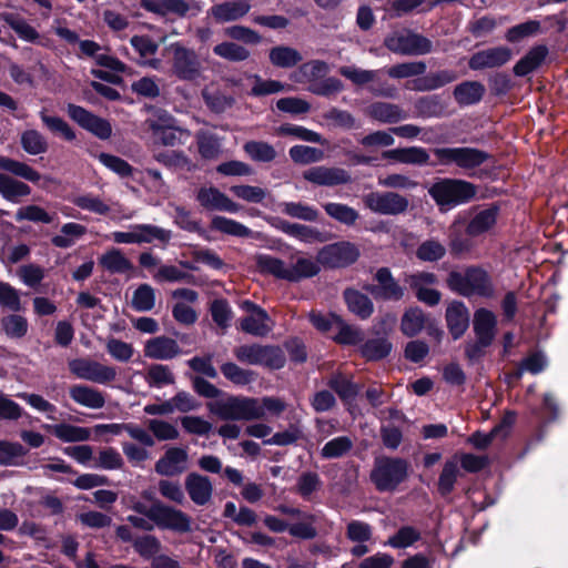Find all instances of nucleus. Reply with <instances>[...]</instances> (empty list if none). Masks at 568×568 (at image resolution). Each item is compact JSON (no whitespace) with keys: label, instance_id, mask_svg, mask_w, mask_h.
<instances>
[{"label":"nucleus","instance_id":"obj_10","mask_svg":"<svg viewBox=\"0 0 568 568\" xmlns=\"http://www.w3.org/2000/svg\"><path fill=\"white\" fill-rule=\"evenodd\" d=\"M387 49L404 55H423L432 51V41L409 31L395 32L385 39Z\"/></svg>","mask_w":568,"mask_h":568},{"label":"nucleus","instance_id":"obj_17","mask_svg":"<svg viewBox=\"0 0 568 568\" xmlns=\"http://www.w3.org/2000/svg\"><path fill=\"white\" fill-rule=\"evenodd\" d=\"M189 467V454L185 448L170 447L154 465L161 476L172 477L184 473Z\"/></svg>","mask_w":568,"mask_h":568},{"label":"nucleus","instance_id":"obj_45","mask_svg":"<svg viewBox=\"0 0 568 568\" xmlns=\"http://www.w3.org/2000/svg\"><path fill=\"white\" fill-rule=\"evenodd\" d=\"M426 324V316L418 307L408 308L402 317L400 329L404 335L412 337L419 334Z\"/></svg>","mask_w":568,"mask_h":568},{"label":"nucleus","instance_id":"obj_5","mask_svg":"<svg viewBox=\"0 0 568 568\" xmlns=\"http://www.w3.org/2000/svg\"><path fill=\"white\" fill-rule=\"evenodd\" d=\"M170 230L153 224H133L126 231H115L110 239L118 244H145L152 242L168 243L171 240Z\"/></svg>","mask_w":568,"mask_h":568},{"label":"nucleus","instance_id":"obj_60","mask_svg":"<svg viewBox=\"0 0 568 568\" xmlns=\"http://www.w3.org/2000/svg\"><path fill=\"white\" fill-rule=\"evenodd\" d=\"M221 372L226 379L240 386L247 385L255 378L252 371L244 369L232 362L223 364L221 366Z\"/></svg>","mask_w":568,"mask_h":568},{"label":"nucleus","instance_id":"obj_16","mask_svg":"<svg viewBox=\"0 0 568 568\" xmlns=\"http://www.w3.org/2000/svg\"><path fill=\"white\" fill-rule=\"evenodd\" d=\"M339 73L356 85L371 84L369 90L375 95L393 98L396 94L395 88L379 83V70H364L355 65H345L339 69Z\"/></svg>","mask_w":568,"mask_h":568},{"label":"nucleus","instance_id":"obj_11","mask_svg":"<svg viewBox=\"0 0 568 568\" xmlns=\"http://www.w3.org/2000/svg\"><path fill=\"white\" fill-rule=\"evenodd\" d=\"M358 247L351 242L342 241L325 245L317 253V260L324 267H345L357 261Z\"/></svg>","mask_w":568,"mask_h":568},{"label":"nucleus","instance_id":"obj_26","mask_svg":"<svg viewBox=\"0 0 568 568\" xmlns=\"http://www.w3.org/2000/svg\"><path fill=\"white\" fill-rule=\"evenodd\" d=\"M180 347L178 343L166 336L151 338L145 343L144 355L153 359H171L179 355Z\"/></svg>","mask_w":568,"mask_h":568},{"label":"nucleus","instance_id":"obj_44","mask_svg":"<svg viewBox=\"0 0 568 568\" xmlns=\"http://www.w3.org/2000/svg\"><path fill=\"white\" fill-rule=\"evenodd\" d=\"M202 97L206 106L215 113L225 112L234 103V99L231 95L224 94L213 85L204 88Z\"/></svg>","mask_w":568,"mask_h":568},{"label":"nucleus","instance_id":"obj_18","mask_svg":"<svg viewBox=\"0 0 568 568\" xmlns=\"http://www.w3.org/2000/svg\"><path fill=\"white\" fill-rule=\"evenodd\" d=\"M68 114L80 126L92 132L100 139H108L112 133L111 125L106 120L95 116L82 106L69 104Z\"/></svg>","mask_w":568,"mask_h":568},{"label":"nucleus","instance_id":"obj_34","mask_svg":"<svg viewBox=\"0 0 568 568\" xmlns=\"http://www.w3.org/2000/svg\"><path fill=\"white\" fill-rule=\"evenodd\" d=\"M366 114L382 123H397L407 118L398 105L387 102L372 103L366 109Z\"/></svg>","mask_w":568,"mask_h":568},{"label":"nucleus","instance_id":"obj_35","mask_svg":"<svg viewBox=\"0 0 568 568\" xmlns=\"http://www.w3.org/2000/svg\"><path fill=\"white\" fill-rule=\"evenodd\" d=\"M384 159H392L404 164L423 165L428 163L429 155L427 151L419 146L393 149L383 152Z\"/></svg>","mask_w":568,"mask_h":568},{"label":"nucleus","instance_id":"obj_28","mask_svg":"<svg viewBox=\"0 0 568 568\" xmlns=\"http://www.w3.org/2000/svg\"><path fill=\"white\" fill-rule=\"evenodd\" d=\"M513 423H514V416H507L489 433H480V432L474 433L468 438V442L477 449H485L495 439H500V440L505 439L509 435Z\"/></svg>","mask_w":568,"mask_h":568},{"label":"nucleus","instance_id":"obj_50","mask_svg":"<svg viewBox=\"0 0 568 568\" xmlns=\"http://www.w3.org/2000/svg\"><path fill=\"white\" fill-rule=\"evenodd\" d=\"M1 19L24 41L33 42L39 38L37 30L24 19L12 14L2 13Z\"/></svg>","mask_w":568,"mask_h":568},{"label":"nucleus","instance_id":"obj_9","mask_svg":"<svg viewBox=\"0 0 568 568\" xmlns=\"http://www.w3.org/2000/svg\"><path fill=\"white\" fill-rule=\"evenodd\" d=\"M70 372L80 379L105 385L116 378V369L90 358H75L69 362Z\"/></svg>","mask_w":568,"mask_h":568},{"label":"nucleus","instance_id":"obj_14","mask_svg":"<svg viewBox=\"0 0 568 568\" xmlns=\"http://www.w3.org/2000/svg\"><path fill=\"white\" fill-rule=\"evenodd\" d=\"M149 519L153 520L160 528L178 532H189L191 530L192 520L189 515L160 501L150 507Z\"/></svg>","mask_w":568,"mask_h":568},{"label":"nucleus","instance_id":"obj_25","mask_svg":"<svg viewBox=\"0 0 568 568\" xmlns=\"http://www.w3.org/2000/svg\"><path fill=\"white\" fill-rule=\"evenodd\" d=\"M99 264L112 274H125L131 277L134 273V265L119 248L112 247L103 253Z\"/></svg>","mask_w":568,"mask_h":568},{"label":"nucleus","instance_id":"obj_61","mask_svg":"<svg viewBox=\"0 0 568 568\" xmlns=\"http://www.w3.org/2000/svg\"><path fill=\"white\" fill-rule=\"evenodd\" d=\"M73 203L85 211L93 212L99 215H106L110 213L111 207L99 196L88 193L75 196Z\"/></svg>","mask_w":568,"mask_h":568},{"label":"nucleus","instance_id":"obj_40","mask_svg":"<svg viewBox=\"0 0 568 568\" xmlns=\"http://www.w3.org/2000/svg\"><path fill=\"white\" fill-rule=\"evenodd\" d=\"M485 93V87L477 81H465L454 90L455 100L462 105L479 102Z\"/></svg>","mask_w":568,"mask_h":568},{"label":"nucleus","instance_id":"obj_15","mask_svg":"<svg viewBox=\"0 0 568 568\" xmlns=\"http://www.w3.org/2000/svg\"><path fill=\"white\" fill-rule=\"evenodd\" d=\"M241 308L246 313L239 324L243 332L254 336H265L273 329L274 323L262 307L251 301H243Z\"/></svg>","mask_w":568,"mask_h":568},{"label":"nucleus","instance_id":"obj_64","mask_svg":"<svg viewBox=\"0 0 568 568\" xmlns=\"http://www.w3.org/2000/svg\"><path fill=\"white\" fill-rule=\"evenodd\" d=\"M148 428L158 440H174L180 436L178 428L163 419H150Z\"/></svg>","mask_w":568,"mask_h":568},{"label":"nucleus","instance_id":"obj_19","mask_svg":"<svg viewBox=\"0 0 568 568\" xmlns=\"http://www.w3.org/2000/svg\"><path fill=\"white\" fill-rule=\"evenodd\" d=\"M511 50L507 47H495L476 52L469 59V68L483 70L499 68L511 59Z\"/></svg>","mask_w":568,"mask_h":568},{"label":"nucleus","instance_id":"obj_46","mask_svg":"<svg viewBox=\"0 0 568 568\" xmlns=\"http://www.w3.org/2000/svg\"><path fill=\"white\" fill-rule=\"evenodd\" d=\"M280 209L283 214L306 222H315L320 216V212L314 206L302 202H283Z\"/></svg>","mask_w":568,"mask_h":568},{"label":"nucleus","instance_id":"obj_8","mask_svg":"<svg viewBox=\"0 0 568 568\" xmlns=\"http://www.w3.org/2000/svg\"><path fill=\"white\" fill-rule=\"evenodd\" d=\"M172 54V72L181 80L193 81L201 77L202 64L197 54L180 43H173L169 48Z\"/></svg>","mask_w":568,"mask_h":568},{"label":"nucleus","instance_id":"obj_30","mask_svg":"<svg viewBox=\"0 0 568 568\" xmlns=\"http://www.w3.org/2000/svg\"><path fill=\"white\" fill-rule=\"evenodd\" d=\"M251 6L245 1L224 2L213 6L209 13L220 23L239 20L246 16Z\"/></svg>","mask_w":568,"mask_h":568},{"label":"nucleus","instance_id":"obj_2","mask_svg":"<svg viewBox=\"0 0 568 568\" xmlns=\"http://www.w3.org/2000/svg\"><path fill=\"white\" fill-rule=\"evenodd\" d=\"M448 285L464 296L490 297L494 294L491 280L488 273L480 267H470L464 273H452L448 277Z\"/></svg>","mask_w":568,"mask_h":568},{"label":"nucleus","instance_id":"obj_22","mask_svg":"<svg viewBox=\"0 0 568 568\" xmlns=\"http://www.w3.org/2000/svg\"><path fill=\"white\" fill-rule=\"evenodd\" d=\"M406 282L412 288L416 290L417 298L420 302L429 306H434L439 303L440 293L429 287V285L436 282V276L433 273L420 272L412 274L407 277Z\"/></svg>","mask_w":568,"mask_h":568},{"label":"nucleus","instance_id":"obj_56","mask_svg":"<svg viewBox=\"0 0 568 568\" xmlns=\"http://www.w3.org/2000/svg\"><path fill=\"white\" fill-rule=\"evenodd\" d=\"M21 146L27 153L38 155L47 152L48 142L39 131L31 129L21 134Z\"/></svg>","mask_w":568,"mask_h":568},{"label":"nucleus","instance_id":"obj_63","mask_svg":"<svg viewBox=\"0 0 568 568\" xmlns=\"http://www.w3.org/2000/svg\"><path fill=\"white\" fill-rule=\"evenodd\" d=\"M166 13H174L179 17L196 16L202 7L196 0H164Z\"/></svg>","mask_w":568,"mask_h":568},{"label":"nucleus","instance_id":"obj_47","mask_svg":"<svg viewBox=\"0 0 568 568\" xmlns=\"http://www.w3.org/2000/svg\"><path fill=\"white\" fill-rule=\"evenodd\" d=\"M0 169L33 183L39 182L41 179L40 173L30 165L7 156L0 155Z\"/></svg>","mask_w":568,"mask_h":568},{"label":"nucleus","instance_id":"obj_7","mask_svg":"<svg viewBox=\"0 0 568 568\" xmlns=\"http://www.w3.org/2000/svg\"><path fill=\"white\" fill-rule=\"evenodd\" d=\"M212 412L226 420L257 419L261 414L256 398L252 397H230L216 403Z\"/></svg>","mask_w":568,"mask_h":568},{"label":"nucleus","instance_id":"obj_6","mask_svg":"<svg viewBox=\"0 0 568 568\" xmlns=\"http://www.w3.org/2000/svg\"><path fill=\"white\" fill-rule=\"evenodd\" d=\"M433 152L438 164L456 165L463 170L476 169L488 159L486 152L468 146L436 148Z\"/></svg>","mask_w":568,"mask_h":568},{"label":"nucleus","instance_id":"obj_51","mask_svg":"<svg viewBox=\"0 0 568 568\" xmlns=\"http://www.w3.org/2000/svg\"><path fill=\"white\" fill-rule=\"evenodd\" d=\"M132 307L138 312H149L155 305V290L149 284H141L133 292Z\"/></svg>","mask_w":568,"mask_h":568},{"label":"nucleus","instance_id":"obj_62","mask_svg":"<svg viewBox=\"0 0 568 568\" xmlns=\"http://www.w3.org/2000/svg\"><path fill=\"white\" fill-rule=\"evenodd\" d=\"M328 386L339 396L344 402H349L355 398L358 393V387L353 384L344 375H335L328 381Z\"/></svg>","mask_w":568,"mask_h":568},{"label":"nucleus","instance_id":"obj_23","mask_svg":"<svg viewBox=\"0 0 568 568\" xmlns=\"http://www.w3.org/2000/svg\"><path fill=\"white\" fill-rule=\"evenodd\" d=\"M190 499L197 506L206 505L213 495V485L209 477L190 473L184 481Z\"/></svg>","mask_w":568,"mask_h":568},{"label":"nucleus","instance_id":"obj_37","mask_svg":"<svg viewBox=\"0 0 568 568\" xmlns=\"http://www.w3.org/2000/svg\"><path fill=\"white\" fill-rule=\"evenodd\" d=\"M497 216L498 209L495 206L478 212L467 225V235L476 237L488 232L496 224Z\"/></svg>","mask_w":568,"mask_h":568},{"label":"nucleus","instance_id":"obj_38","mask_svg":"<svg viewBox=\"0 0 568 568\" xmlns=\"http://www.w3.org/2000/svg\"><path fill=\"white\" fill-rule=\"evenodd\" d=\"M548 50L545 45L531 48L514 67L516 75L524 77L536 70L545 60Z\"/></svg>","mask_w":568,"mask_h":568},{"label":"nucleus","instance_id":"obj_48","mask_svg":"<svg viewBox=\"0 0 568 568\" xmlns=\"http://www.w3.org/2000/svg\"><path fill=\"white\" fill-rule=\"evenodd\" d=\"M212 229L221 233L237 237H251L254 234L248 227H246L242 223L224 216L213 217Z\"/></svg>","mask_w":568,"mask_h":568},{"label":"nucleus","instance_id":"obj_4","mask_svg":"<svg viewBox=\"0 0 568 568\" xmlns=\"http://www.w3.org/2000/svg\"><path fill=\"white\" fill-rule=\"evenodd\" d=\"M234 356L243 364L278 369L285 364L283 351L277 346L245 344L234 348Z\"/></svg>","mask_w":568,"mask_h":568},{"label":"nucleus","instance_id":"obj_52","mask_svg":"<svg viewBox=\"0 0 568 568\" xmlns=\"http://www.w3.org/2000/svg\"><path fill=\"white\" fill-rule=\"evenodd\" d=\"M458 475V458L453 457L452 459L446 460L438 479V490L442 495H447L454 489Z\"/></svg>","mask_w":568,"mask_h":568},{"label":"nucleus","instance_id":"obj_42","mask_svg":"<svg viewBox=\"0 0 568 568\" xmlns=\"http://www.w3.org/2000/svg\"><path fill=\"white\" fill-rule=\"evenodd\" d=\"M31 189L28 184L0 173V194L8 201L18 203L20 197L28 196Z\"/></svg>","mask_w":568,"mask_h":568},{"label":"nucleus","instance_id":"obj_27","mask_svg":"<svg viewBox=\"0 0 568 568\" xmlns=\"http://www.w3.org/2000/svg\"><path fill=\"white\" fill-rule=\"evenodd\" d=\"M69 395L74 403L90 409H100L105 405L104 394L88 385L78 384L71 386Z\"/></svg>","mask_w":568,"mask_h":568},{"label":"nucleus","instance_id":"obj_41","mask_svg":"<svg viewBox=\"0 0 568 568\" xmlns=\"http://www.w3.org/2000/svg\"><path fill=\"white\" fill-rule=\"evenodd\" d=\"M87 227L84 225L75 222H69L62 225L60 234L54 235L51 242L57 247L68 248L84 236Z\"/></svg>","mask_w":568,"mask_h":568},{"label":"nucleus","instance_id":"obj_32","mask_svg":"<svg viewBox=\"0 0 568 568\" xmlns=\"http://www.w3.org/2000/svg\"><path fill=\"white\" fill-rule=\"evenodd\" d=\"M43 428L64 443L85 442L91 437L89 428L65 423L47 424Z\"/></svg>","mask_w":568,"mask_h":568},{"label":"nucleus","instance_id":"obj_53","mask_svg":"<svg viewBox=\"0 0 568 568\" xmlns=\"http://www.w3.org/2000/svg\"><path fill=\"white\" fill-rule=\"evenodd\" d=\"M354 446L348 436H338L327 442L321 449V456L326 459L339 458L346 455Z\"/></svg>","mask_w":568,"mask_h":568},{"label":"nucleus","instance_id":"obj_36","mask_svg":"<svg viewBox=\"0 0 568 568\" xmlns=\"http://www.w3.org/2000/svg\"><path fill=\"white\" fill-rule=\"evenodd\" d=\"M457 79V73L453 70H440L437 72L428 73L423 78L416 79L414 89L417 91H434L446 84L454 82Z\"/></svg>","mask_w":568,"mask_h":568},{"label":"nucleus","instance_id":"obj_31","mask_svg":"<svg viewBox=\"0 0 568 568\" xmlns=\"http://www.w3.org/2000/svg\"><path fill=\"white\" fill-rule=\"evenodd\" d=\"M448 328L455 339L459 338L468 327L469 314L462 302H452L446 310Z\"/></svg>","mask_w":568,"mask_h":568},{"label":"nucleus","instance_id":"obj_13","mask_svg":"<svg viewBox=\"0 0 568 568\" xmlns=\"http://www.w3.org/2000/svg\"><path fill=\"white\" fill-rule=\"evenodd\" d=\"M146 124L152 130L156 140L166 146L182 144L191 135L190 131L176 126L174 119L164 111L156 118L149 119Z\"/></svg>","mask_w":568,"mask_h":568},{"label":"nucleus","instance_id":"obj_3","mask_svg":"<svg viewBox=\"0 0 568 568\" xmlns=\"http://www.w3.org/2000/svg\"><path fill=\"white\" fill-rule=\"evenodd\" d=\"M408 475V463L400 458L379 457L375 459L371 479L379 491H393Z\"/></svg>","mask_w":568,"mask_h":568},{"label":"nucleus","instance_id":"obj_59","mask_svg":"<svg viewBox=\"0 0 568 568\" xmlns=\"http://www.w3.org/2000/svg\"><path fill=\"white\" fill-rule=\"evenodd\" d=\"M199 152L204 159H215L221 152L220 139L205 131H201L196 134Z\"/></svg>","mask_w":568,"mask_h":568},{"label":"nucleus","instance_id":"obj_29","mask_svg":"<svg viewBox=\"0 0 568 568\" xmlns=\"http://www.w3.org/2000/svg\"><path fill=\"white\" fill-rule=\"evenodd\" d=\"M321 263L318 260L297 255L294 262L286 267V281L298 282L303 278H308L320 273Z\"/></svg>","mask_w":568,"mask_h":568},{"label":"nucleus","instance_id":"obj_12","mask_svg":"<svg viewBox=\"0 0 568 568\" xmlns=\"http://www.w3.org/2000/svg\"><path fill=\"white\" fill-rule=\"evenodd\" d=\"M365 207L381 215H398L408 207V200L395 192H369L363 196Z\"/></svg>","mask_w":568,"mask_h":568},{"label":"nucleus","instance_id":"obj_33","mask_svg":"<svg viewBox=\"0 0 568 568\" xmlns=\"http://www.w3.org/2000/svg\"><path fill=\"white\" fill-rule=\"evenodd\" d=\"M496 327V317L493 312L480 308L474 316V328L478 341L483 346H487L494 338Z\"/></svg>","mask_w":568,"mask_h":568},{"label":"nucleus","instance_id":"obj_43","mask_svg":"<svg viewBox=\"0 0 568 568\" xmlns=\"http://www.w3.org/2000/svg\"><path fill=\"white\" fill-rule=\"evenodd\" d=\"M270 61L274 67L290 69L302 61L301 53L291 47L277 45L270 50Z\"/></svg>","mask_w":568,"mask_h":568},{"label":"nucleus","instance_id":"obj_55","mask_svg":"<svg viewBox=\"0 0 568 568\" xmlns=\"http://www.w3.org/2000/svg\"><path fill=\"white\" fill-rule=\"evenodd\" d=\"M324 210L332 219L345 225H354L359 216L355 209L342 203H326Z\"/></svg>","mask_w":568,"mask_h":568},{"label":"nucleus","instance_id":"obj_54","mask_svg":"<svg viewBox=\"0 0 568 568\" xmlns=\"http://www.w3.org/2000/svg\"><path fill=\"white\" fill-rule=\"evenodd\" d=\"M213 52L217 57L232 62H241L250 58V51L246 48L231 41L216 44Z\"/></svg>","mask_w":568,"mask_h":568},{"label":"nucleus","instance_id":"obj_24","mask_svg":"<svg viewBox=\"0 0 568 568\" xmlns=\"http://www.w3.org/2000/svg\"><path fill=\"white\" fill-rule=\"evenodd\" d=\"M375 280L377 284L371 288V293L376 298L398 301L403 297L404 288L394 280L388 268H379Z\"/></svg>","mask_w":568,"mask_h":568},{"label":"nucleus","instance_id":"obj_20","mask_svg":"<svg viewBox=\"0 0 568 568\" xmlns=\"http://www.w3.org/2000/svg\"><path fill=\"white\" fill-rule=\"evenodd\" d=\"M305 180L326 186L346 184L351 182L349 173L341 168L315 166L303 173Z\"/></svg>","mask_w":568,"mask_h":568},{"label":"nucleus","instance_id":"obj_1","mask_svg":"<svg viewBox=\"0 0 568 568\" xmlns=\"http://www.w3.org/2000/svg\"><path fill=\"white\" fill-rule=\"evenodd\" d=\"M428 192L439 206L452 209L471 201L477 194V189L464 180L442 179L434 183Z\"/></svg>","mask_w":568,"mask_h":568},{"label":"nucleus","instance_id":"obj_57","mask_svg":"<svg viewBox=\"0 0 568 568\" xmlns=\"http://www.w3.org/2000/svg\"><path fill=\"white\" fill-rule=\"evenodd\" d=\"M243 149L253 161L271 162L276 158L275 149L263 141H248Z\"/></svg>","mask_w":568,"mask_h":568},{"label":"nucleus","instance_id":"obj_21","mask_svg":"<svg viewBox=\"0 0 568 568\" xmlns=\"http://www.w3.org/2000/svg\"><path fill=\"white\" fill-rule=\"evenodd\" d=\"M196 200L204 209L210 211H225L230 213L240 211V205L216 187H201L197 191Z\"/></svg>","mask_w":568,"mask_h":568},{"label":"nucleus","instance_id":"obj_58","mask_svg":"<svg viewBox=\"0 0 568 568\" xmlns=\"http://www.w3.org/2000/svg\"><path fill=\"white\" fill-rule=\"evenodd\" d=\"M39 115L47 129L52 133L61 135L67 141L75 139L74 132L62 118L49 115L45 110H41Z\"/></svg>","mask_w":568,"mask_h":568},{"label":"nucleus","instance_id":"obj_49","mask_svg":"<svg viewBox=\"0 0 568 568\" xmlns=\"http://www.w3.org/2000/svg\"><path fill=\"white\" fill-rule=\"evenodd\" d=\"M255 263L261 273L286 280L287 265L282 260L268 254H258L255 256Z\"/></svg>","mask_w":568,"mask_h":568},{"label":"nucleus","instance_id":"obj_39","mask_svg":"<svg viewBox=\"0 0 568 568\" xmlns=\"http://www.w3.org/2000/svg\"><path fill=\"white\" fill-rule=\"evenodd\" d=\"M344 298L348 310L356 316L365 320L373 314V303L365 294L355 290H346Z\"/></svg>","mask_w":568,"mask_h":568}]
</instances>
